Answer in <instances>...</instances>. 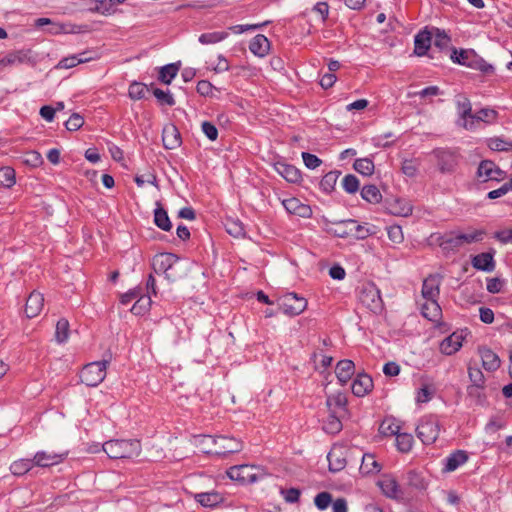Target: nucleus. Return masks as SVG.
Masks as SVG:
<instances>
[{
    "label": "nucleus",
    "instance_id": "1",
    "mask_svg": "<svg viewBox=\"0 0 512 512\" xmlns=\"http://www.w3.org/2000/svg\"><path fill=\"white\" fill-rule=\"evenodd\" d=\"M152 268L156 274H164L168 281L181 279L185 271L179 258L173 253H159L152 259Z\"/></svg>",
    "mask_w": 512,
    "mask_h": 512
},
{
    "label": "nucleus",
    "instance_id": "2",
    "mask_svg": "<svg viewBox=\"0 0 512 512\" xmlns=\"http://www.w3.org/2000/svg\"><path fill=\"white\" fill-rule=\"evenodd\" d=\"M484 235L485 231L483 230H470L465 233L451 231L439 236L437 243L443 251H456L466 244L482 241Z\"/></svg>",
    "mask_w": 512,
    "mask_h": 512
},
{
    "label": "nucleus",
    "instance_id": "3",
    "mask_svg": "<svg viewBox=\"0 0 512 512\" xmlns=\"http://www.w3.org/2000/svg\"><path fill=\"white\" fill-rule=\"evenodd\" d=\"M102 449L111 459H131L140 455L141 444L136 439H116L106 441Z\"/></svg>",
    "mask_w": 512,
    "mask_h": 512
},
{
    "label": "nucleus",
    "instance_id": "4",
    "mask_svg": "<svg viewBox=\"0 0 512 512\" xmlns=\"http://www.w3.org/2000/svg\"><path fill=\"white\" fill-rule=\"evenodd\" d=\"M202 442H212L215 445L214 449L204 450L206 454H213L217 456H226L232 453H238L242 450V442L236 438L226 436H203Z\"/></svg>",
    "mask_w": 512,
    "mask_h": 512
},
{
    "label": "nucleus",
    "instance_id": "5",
    "mask_svg": "<svg viewBox=\"0 0 512 512\" xmlns=\"http://www.w3.org/2000/svg\"><path fill=\"white\" fill-rule=\"evenodd\" d=\"M109 362L110 358L85 365L80 372L81 382L90 387L99 385L106 377Z\"/></svg>",
    "mask_w": 512,
    "mask_h": 512
},
{
    "label": "nucleus",
    "instance_id": "6",
    "mask_svg": "<svg viewBox=\"0 0 512 512\" xmlns=\"http://www.w3.org/2000/svg\"><path fill=\"white\" fill-rule=\"evenodd\" d=\"M440 433V422L435 415H428L421 418L417 427L416 435L425 445L433 444Z\"/></svg>",
    "mask_w": 512,
    "mask_h": 512
},
{
    "label": "nucleus",
    "instance_id": "7",
    "mask_svg": "<svg viewBox=\"0 0 512 512\" xmlns=\"http://www.w3.org/2000/svg\"><path fill=\"white\" fill-rule=\"evenodd\" d=\"M46 57H49V54L40 55L32 49H21L8 53L2 60H0V64H35L36 62H46L52 60H46Z\"/></svg>",
    "mask_w": 512,
    "mask_h": 512
},
{
    "label": "nucleus",
    "instance_id": "8",
    "mask_svg": "<svg viewBox=\"0 0 512 512\" xmlns=\"http://www.w3.org/2000/svg\"><path fill=\"white\" fill-rule=\"evenodd\" d=\"M432 154L437 160V167L441 173H452L459 163V154L455 150L437 148Z\"/></svg>",
    "mask_w": 512,
    "mask_h": 512
},
{
    "label": "nucleus",
    "instance_id": "9",
    "mask_svg": "<svg viewBox=\"0 0 512 512\" xmlns=\"http://www.w3.org/2000/svg\"><path fill=\"white\" fill-rule=\"evenodd\" d=\"M359 298L362 304L374 313L380 312L383 308L380 290L373 283L363 286Z\"/></svg>",
    "mask_w": 512,
    "mask_h": 512
},
{
    "label": "nucleus",
    "instance_id": "10",
    "mask_svg": "<svg viewBox=\"0 0 512 512\" xmlns=\"http://www.w3.org/2000/svg\"><path fill=\"white\" fill-rule=\"evenodd\" d=\"M279 307L284 314L296 316L306 309L307 300L296 293H287L280 298Z\"/></svg>",
    "mask_w": 512,
    "mask_h": 512
},
{
    "label": "nucleus",
    "instance_id": "11",
    "mask_svg": "<svg viewBox=\"0 0 512 512\" xmlns=\"http://www.w3.org/2000/svg\"><path fill=\"white\" fill-rule=\"evenodd\" d=\"M506 173L501 170L493 161L483 160L480 162L477 169V177L482 182L487 181H502Z\"/></svg>",
    "mask_w": 512,
    "mask_h": 512
},
{
    "label": "nucleus",
    "instance_id": "12",
    "mask_svg": "<svg viewBox=\"0 0 512 512\" xmlns=\"http://www.w3.org/2000/svg\"><path fill=\"white\" fill-rule=\"evenodd\" d=\"M433 26H426L414 37V54L424 56L432 46Z\"/></svg>",
    "mask_w": 512,
    "mask_h": 512
},
{
    "label": "nucleus",
    "instance_id": "13",
    "mask_svg": "<svg viewBox=\"0 0 512 512\" xmlns=\"http://www.w3.org/2000/svg\"><path fill=\"white\" fill-rule=\"evenodd\" d=\"M230 479L240 483H254L258 480L254 467L249 465H238L230 467L227 471Z\"/></svg>",
    "mask_w": 512,
    "mask_h": 512
},
{
    "label": "nucleus",
    "instance_id": "14",
    "mask_svg": "<svg viewBox=\"0 0 512 512\" xmlns=\"http://www.w3.org/2000/svg\"><path fill=\"white\" fill-rule=\"evenodd\" d=\"M467 335L466 330L453 332L440 343V351L445 355H452L456 353L461 347L462 342Z\"/></svg>",
    "mask_w": 512,
    "mask_h": 512
},
{
    "label": "nucleus",
    "instance_id": "15",
    "mask_svg": "<svg viewBox=\"0 0 512 512\" xmlns=\"http://www.w3.org/2000/svg\"><path fill=\"white\" fill-rule=\"evenodd\" d=\"M449 59L455 64H486L482 59H478L473 49L457 50L454 48L453 51H450Z\"/></svg>",
    "mask_w": 512,
    "mask_h": 512
},
{
    "label": "nucleus",
    "instance_id": "16",
    "mask_svg": "<svg viewBox=\"0 0 512 512\" xmlns=\"http://www.w3.org/2000/svg\"><path fill=\"white\" fill-rule=\"evenodd\" d=\"M432 44L434 49H438L440 53L445 54L448 58L450 57V51L454 50V47L451 46L450 36L444 30L434 26Z\"/></svg>",
    "mask_w": 512,
    "mask_h": 512
},
{
    "label": "nucleus",
    "instance_id": "17",
    "mask_svg": "<svg viewBox=\"0 0 512 512\" xmlns=\"http://www.w3.org/2000/svg\"><path fill=\"white\" fill-rule=\"evenodd\" d=\"M373 388V380L368 374H359L353 380L351 389L352 393L357 397H363Z\"/></svg>",
    "mask_w": 512,
    "mask_h": 512
},
{
    "label": "nucleus",
    "instance_id": "18",
    "mask_svg": "<svg viewBox=\"0 0 512 512\" xmlns=\"http://www.w3.org/2000/svg\"><path fill=\"white\" fill-rule=\"evenodd\" d=\"M44 306V297L39 292H32L27 298L25 314L28 318H34L40 314Z\"/></svg>",
    "mask_w": 512,
    "mask_h": 512
},
{
    "label": "nucleus",
    "instance_id": "19",
    "mask_svg": "<svg viewBox=\"0 0 512 512\" xmlns=\"http://www.w3.org/2000/svg\"><path fill=\"white\" fill-rule=\"evenodd\" d=\"M274 169L290 183H298L301 180L300 170L293 165L278 161L274 164Z\"/></svg>",
    "mask_w": 512,
    "mask_h": 512
},
{
    "label": "nucleus",
    "instance_id": "20",
    "mask_svg": "<svg viewBox=\"0 0 512 512\" xmlns=\"http://www.w3.org/2000/svg\"><path fill=\"white\" fill-rule=\"evenodd\" d=\"M440 277L430 275L423 281L422 295L426 300H437L439 297Z\"/></svg>",
    "mask_w": 512,
    "mask_h": 512
},
{
    "label": "nucleus",
    "instance_id": "21",
    "mask_svg": "<svg viewBox=\"0 0 512 512\" xmlns=\"http://www.w3.org/2000/svg\"><path fill=\"white\" fill-rule=\"evenodd\" d=\"M348 400L344 393H336L327 397L326 405L329 412L346 415Z\"/></svg>",
    "mask_w": 512,
    "mask_h": 512
},
{
    "label": "nucleus",
    "instance_id": "22",
    "mask_svg": "<svg viewBox=\"0 0 512 512\" xmlns=\"http://www.w3.org/2000/svg\"><path fill=\"white\" fill-rule=\"evenodd\" d=\"M377 485L381 489L382 493L388 498L399 499L402 495L400 487L393 477L384 476L377 482Z\"/></svg>",
    "mask_w": 512,
    "mask_h": 512
},
{
    "label": "nucleus",
    "instance_id": "23",
    "mask_svg": "<svg viewBox=\"0 0 512 512\" xmlns=\"http://www.w3.org/2000/svg\"><path fill=\"white\" fill-rule=\"evenodd\" d=\"M282 204L290 214L298 215L303 218L310 217L312 214L311 208L301 203L297 198L285 199Z\"/></svg>",
    "mask_w": 512,
    "mask_h": 512
},
{
    "label": "nucleus",
    "instance_id": "24",
    "mask_svg": "<svg viewBox=\"0 0 512 512\" xmlns=\"http://www.w3.org/2000/svg\"><path fill=\"white\" fill-rule=\"evenodd\" d=\"M162 142L166 149H175L181 144V137L178 129L174 125L164 127L162 132Z\"/></svg>",
    "mask_w": 512,
    "mask_h": 512
},
{
    "label": "nucleus",
    "instance_id": "25",
    "mask_svg": "<svg viewBox=\"0 0 512 512\" xmlns=\"http://www.w3.org/2000/svg\"><path fill=\"white\" fill-rule=\"evenodd\" d=\"M479 354L482 359V366L486 371H496L501 364L499 356L489 348H479Z\"/></svg>",
    "mask_w": 512,
    "mask_h": 512
},
{
    "label": "nucleus",
    "instance_id": "26",
    "mask_svg": "<svg viewBox=\"0 0 512 512\" xmlns=\"http://www.w3.org/2000/svg\"><path fill=\"white\" fill-rule=\"evenodd\" d=\"M64 459V454L48 453L39 451L33 458L34 466L49 467L60 463Z\"/></svg>",
    "mask_w": 512,
    "mask_h": 512
},
{
    "label": "nucleus",
    "instance_id": "27",
    "mask_svg": "<svg viewBox=\"0 0 512 512\" xmlns=\"http://www.w3.org/2000/svg\"><path fill=\"white\" fill-rule=\"evenodd\" d=\"M498 113L493 109L483 108L477 113L472 114L470 121H465L463 127L465 129H472L474 122L483 121L485 123H492L496 120Z\"/></svg>",
    "mask_w": 512,
    "mask_h": 512
},
{
    "label": "nucleus",
    "instance_id": "28",
    "mask_svg": "<svg viewBox=\"0 0 512 512\" xmlns=\"http://www.w3.org/2000/svg\"><path fill=\"white\" fill-rule=\"evenodd\" d=\"M355 365L354 362L349 359L340 360L336 365V376L342 385H345L354 374Z\"/></svg>",
    "mask_w": 512,
    "mask_h": 512
},
{
    "label": "nucleus",
    "instance_id": "29",
    "mask_svg": "<svg viewBox=\"0 0 512 512\" xmlns=\"http://www.w3.org/2000/svg\"><path fill=\"white\" fill-rule=\"evenodd\" d=\"M472 265L477 270L492 272L495 268L493 254L490 252H484L475 255L472 258Z\"/></svg>",
    "mask_w": 512,
    "mask_h": 512
},
{
    "label": "nucleus",
    "instance_id": "30",
    "mask_svg": "<svg viewBox=\"0 0 512 512\" xmlns=\"http://www.w3.org/2000/svg\"><path fill=\"white\" fill-rule=\"evenodd\" d=\"M249 49L255 56L264 57L270 49V42L266 36L258 34L251 39Z\"/></svg>",
    "mask_w": 512,
    "mask_h": 512
},
{
    "label": "nucleus",
    "instance_id": "31",
    "mask_svg": "<svg viewBox=\"0 0 512 512\" xmlns=\"http://www.w3.org/2000/svg\"><path fill=\"white\" fill-rule=\"evenodd\" d=\"M388 210L393 215L408 217L412 214L413 208L406 200L395 199L389 203Z\"/></svg>",
    "mask_w": 512,
    "mask_h": 512
},
{
    "label": "nucleus",
    "instance_id": "32",
    "mask_svg": "<svg viewBox=\"0 0 512 512\" xmlns=\"http://www.w3.org/2000/svg\"><path fill=\"white\" fill-rule=\"evenodd\" d=\"M329 461V470L338 472L345 468L346 460L342 457L341 448H332L327 455Z\"/></svg>",
    "mask_w": 512,
    "mask_h": 512
},
{
    "label": "nucleus",
    "instance_id": "33",
    "mask_svg": "<svg viewBox=\"0 0 512 512\" xmlns=\"http://www.w3.org/2000/svg\"><path fill=\"white\" fill-rule=\"evenodd\" d=\"M125 0H92L93 6L89 7L90 11L101 14H110L114 11V7L124 3Z\"/></svg>",
    "mask_w": 512,
    "mask_h": 512
},
{
    "label": "nucleus",
    "instance_id": "34",
    "mask_svg": "<svg viewBox=\"0 0 512 512\" xmlns=\"http://www.w3.org/2000/svg\"><path fill=\"white\" fill-rule=\"evenodd\" d=\"M468 460L466 451L457 450L446 458L445 470L448 472L456 470Z\"/></svg>",
    "mask_w": 512,
    "mask_h": 512
},
{
    "label": "nucleus",
    "instance_id": "35",
    "mask_svg": "<svg viewBox=\"0 0 512 512\" xmlns=\"http://www.w3.org/2000/svg\"><path fill=\"white\" fill-rule=\"evenodd\" d=\"M347 225L350 226L351 236L357 239H365L375 233V226L367 227L360 225L355 220H347Z\"/></svg>",
    "mask_w": 512,
    "mask_h": 512
},
{
    "label": "nucleus",
    "instance_id": "36",
    "mask_svg": "<svg viewBox=\"0 0 512 512\" xmlns=\"http://www.w3.org/2000/svg\"><path fill=\"white\" fill-rule=\"evenodd\" d=\"M422 315L430 321H436L441 316V307L437 300H426L422 305Z\"/></svg>",
    "mask_w": 512,
    "mask_h": 512
},
{
    "label": "nucleus",
    "instance_id": "37",
    "mask_svg": "<svg viewBox=\"0 0 512 512\" xmlns=\"http://www.w3.org/2000/svg\"><path fill=\"white\" fill-rule=\"evenodd\" d=\"M342 417H344V415L330 412L327 420L323 424V430L328 434H336L340 432L342 429Z\"/></svg>",
    "mask_w": 512,
    "mask_h": 512
},
{
    "label": "nucleus",
    "instance_id": "38",
    "mask_svg": "<svg viewBox=\"0 0 512 512\" xmlns=\"http://www.w3.org/2000/svg\"><path fill=\"white\" fill-rule=\"evenodd\" d=\"M197 501L204 507H214L223 501V496L215 491L199 493L196 495Z\"/></svg>",
    "mask_w": 512,
    "mask_h": 512
},
{
    "label": "nucleus",
    "instance_id": "39",
    "mask_svg": "<svg viewBox=\"0 0 512 512\" xmlns=\"http://www.w3.org/2000/svg\"><path fill=\"white\" fill-rule=\"evenodd\" d=\"M154 223L157 227L164 231H170L172 228V224L166 210L159 204L154 210Z\"/></svg>",
    "mask_w": 512,
    "mask_h": 512
},
{
    "label": "nucleus",
    "instance_id": "40",
    "mask_svg": "<svg viewBox=\"0 0 512 512\" xmlns=\"http://www.w3.org/2000/svg\"><path fill=\"white\" fill-rule=\"evenodd\" d=\"M456 105L461 119H463L464 122L468 121L473 114L470 100L465 95H458Z\"/></svg>",
    "mask_w": 512,
    "mask_h": 512
},
{
    "label": "nucleus",
    "instance_id": "41",
    "mask_svg": "<svg viewBox=\"0 0 512 512\" xmlns=\"http://www.w3.org/2000/svg\"><path fill=\"white\" fill-rule=\"evenodd\" d=\"M361 197L371 204H378L382 200V194L375 185H365L361 190Z\"/></svg>",
    "mask_w": 512,
    "mask_h": 512
},
{
    "label": "nucleus",
    "instance_id": "42",
    "mask_svg": "<svg viewBox=\"0 0 512 512\" xmlns=\"http://www.w3.org/2000/svg\"><path fill=\"white\" fill-rule=\"evenodd\" d=\"M34 465L33 459H19L11 464L10 471L12 474L20 476L29 472Z\"/></svg>",
    "mask_w": 512,
    "mask_h": 512
},
{
    "label": "nucleus",
    "instance_id": "43",
    "mask_svg": "<svg viewBox=\"0 0 512 512\" xmlns=\"http://www.w3.org/2000/svg\"><path fill=\"white\" fill-rule=\"evenodd\" d=\"M180 66H161L158 71V79L160 82L169 85L176 77Z\"/></svg>",
    "mask_w": 512,
    "mask_h": 512
},
{
    "label": "nucleus",
    "instance_id": "44",
    "mask_svg": "<svg viewBox=\"0 0 512 512\" xmlns=\"http://www.w3.org/2000/svg\"><path fill=\"white\" fill-rule=\"evenodd\" d=\"M228 35L226 31L207 32L199 36V42L204 45L215 44L227 38Z\"/></svg>",
    "mask_w": 512,
    "mask_h": 512
},
{
    "label": "nucleus",
    "instance_id": "45",
    "mask_svg": "<svg viewBox=\"0 0 512 512\" xmlns=\"http://www.w3.org/2000/svg\"><path fill=\"white\" fill-rule=\"evenodd\" d=\"M149 92L147 85L139 82H133L129 85L128 95L133 100H141L146 98Z\"/></svg>",
    "mask_w": 512,
    "mask_h": 512
},
{
    "label": "nucleus",
    "instance_id": "46",
    "mask_svg": "<svg viewBox=\"0 0 512 512\" xmlns=\"http://www.w3.org/2000/svg\"><path fill=\"white\" fill-rule=\"evenodd\" d=\"M339 175V171H330L326 173L320 181L321 189L326 193L333 191Z\"/></svg>",
    "mask_w": 512,
    "mask_h": 512
},
{
    "label": "nucleus",
    "instance_id": "47",
    "mask_svg": "<svg viewBox=\"0 0 512 512\" xmlns=\"http://www.w3.org/2000/svg\"><path fill=\"white\" fill-rule=\"evenodd\" d=\"M353 167L358 173L364 176H370L374 172V163L369 158L355 160Z\"/></svg>",
    "mask_w": 512,
    "mask_h": 512
},
{
    "label": "nucleus",
    "instance_id": "48",
    "mask_svg": "<svg viewBox=\"0 0 512 512\" xmlns=\"http://www.w3.org/2000/svg\"><path fill=\"white\" fill-rule=\"evenodd\" d=\"M413 442V436L409 433H398L396 436V446L400 452H409L413 446Z\"/></svg>",
    "mask_w": 512,
    "mask_h": 512
},
{
    "label": "nucleus",
    "instance_id": "49",
    "mask_svg": "<svg viewBox=\"0 0 512 512\" xmlns=\"http://www.w3.org/2000/svg\"><path fill=\"white\" fill-rule=\"evenodd\" d=\"M16 182L15 170L11 167L0 168V186L5 188L12 187Z\"/></svg>",
    "mask_w": 512,
    "mask_h": 512
},
{
    "label": "nucleus",
    "instance_id": "50",
    "mask_svg": "<svg viewBox=\"0 0 512 512\" xmlns=\"http://www.w3.org/2000/svg\"><path fill=\"white\" fill-rule=\"evenodd\" d=\"M487 145L493 151L508 152L512 150V142L500 137L488 139Z\"/></svg>",
    "mask_w": 512,
    "mask_h": 512
},
{
    "label": "nucleus",
    "instance_id": "51",
    "mask_svg": "<svg viewBox=\"0 0 512 512\" xmlns=\"http://www.w3.org/2000/svg\"><path fill=\"white\" fill-rule=\"evenodd\" d=\"M69 336V322L62 318L56 324L55 338L58 343H63Z\"/></svg>",
    "mask_w": 512,
    "mask_h": 512
},
{
    "label": "nucleus",
    "instance_id": "52",
    "mask_svg": "<svg viewBox=\"0 0 512 512\" xmlns=\"http://www.w3.org/2000/svg\"><path fill=\"white\" fill-rule=\"evenodd\" d=\"M96 52L94 51H85L78 55H73L71 57H62L58 64H65L69 59L77 60L76 64H85L87 62L95 60Z\"/></svg>",
    "mask_w": 512,
    "mask_h": 512
},
{
    "label": "nucleus",
    "instance_id": "53",
    "mask_svg": "<svg viewBox=\"0 0 512 512\" xmlns=\"http://www.w3.org/2000/svg\"><path fill=\"white\" fill-rule=\"evenodd\" d=\"M225 228L228 234L236 238L243 236L245 233L243 224L240 221L234 220L232 218H228L226 220Z\"/></svg>",
    "mask_w": 512,
    "mask_h": 512
},
{
    "label": "nucleus",
    "instance_id": "54",
    "mask_svg": "<svg viewBox=\"0 0 512 512\" xmlns=\"http://www.w3.org/2000/svg\"><path fill=\"white\" fill-rule=\"evenodd\" d=\"M468 376L471 381V385H475L476 387H485V377L480 368L469 365Z\"/></svg>",
    "mask_w": 512,
    "mask_h": 512
},
{
    "label": "nucleus",
    "instance_id": "55",
    "mask_svg": "<svg viewBox=\"0 0 512 512\" xmlns=\"http://www.w3.org/2000/svg\"><path fill=\"white\" fill-rule=\"evenodd\" d=\"M361 470H363L365 473H373L380 471V466L375 460L374 455L364 454L362 458Z\"/></svg>",
    "mask_w": 512,
    "mask_h": 512
},
{
    "label": "nucleus",
    "instance_id": "56",
    "mask_svg": "<svg viewBox=\"0 0 512 512\" xmlns=\"http://www.w3.org/2000/svg\"><path fill=\"white\" fill-rule=\"evenodd\" d=\"M342 186L347 193L354 194L359 189V180L355 175L348 174L343 178Z\"/></svg>",
    "mask_w": 512,
    "mask_h": 512
},
{
    "label": "nucleus",
    "instance_id": "57",
    "mask_svg": "<svg viewBox=\"0 0 512 512\" xmlns=\"http://www.w3.org/2000/svg\"><path fill=\"white\" fill-rule=\"evenodd\" d=\"M400 427L390 419H385L379 427V432L385 436H392L399 433Z\"/></svg>",
    "mask_w": 512,
    "mask_h": 512
},
{
    "label": "nucleus",
    "instance_id": "58",
    "mask_svg": "<svg viewBox=\"0 0 512 512\" xmlns=\"http://www.w3.org/2000/svg\"><path fill=\"white\" fill-rule=\"evenodd\" d=\"M150 304V297H141L134 303L130 311L134 315H142L148 311Z\"/></svg>",
    "mask_w": 512,
    "mask_h": 512
},
{
    "label": "nucleus",
    "instance_id": "59",
    "mask_svg": "<svg viewBox=\"0 0 512 512\" xmlns=\"http://www.w3.org/2000/svg\"><path fill=\"white\" fill-rule=\"evenodd\" d=\"M153 95L156 97V99L161 105H175V100L169 91H163L159 88H155L153 90Z\"/></svg>",
    "mask_w": 512,
    "mask_h": 512
},
{
    "label": "nucleus",
    "instance_id": "60",
    "mask_svg": "<svg viewBox=\"0 0 512 512\" xmlns=\"http://www.w3.org/2000/svg\"><path fill=\"white\" fill-rule=\"evenodd\" d=\"M485 387H476L475 385H469L467 387V394L470 398L475 399L477 404H482L485 401Z\"/></svg>",
    "mask_w": 512,
    "mask_h": 512
},
{
    "label": "nucleus",
    "instance_id": "61",
    "mask_svg": "<svg viewBox=\"0 0 512 512\" xmlns=\"http://www.w3.org/2000/svg\"><path fill=\"white\" fill-rule=\"evenodd\" d=\"M83 124L84 118L78 113H73L65 122V127L69 131H77L83 126Z\"/></svg>",
    "mask_w": 512,
    "mask_h": 512
},
{
    "label": "nucleus",
    "instance_id": "62",
    "mask_svg": "<svg viewBox=\"0 0 512 512\" xmlns=\"http://www.w3.org/2000/svg\"><path fill=\"white\" fill-rule=\"evenodd\" d=\"M332 502V495L329 492H320L314 498V504L319 510L326 509Z\"/></svg>",
    "mask_w": 512,
    "mask_h": 512
},
{
    "label": "nucleus",
    "instance_id": "63",
    "mask_svg": "<svg viewBox=\"0 0 512 512\" xmlns=\"http://www.w3.org/2000/svg\"><path fill=\"white\" fill-rule=\"evenodd\" d=\"M387 234L389 239L395 244H400L404 240V235L401 226L393 225L388 227Z\"/></svg>",
    "mask_w": 512,
    "mask_h": 512
},
{
    "label": "nucleus",
    "instance_id": "64",
    "mask_svg": "<svg viewBox=\"0 0 512 512\" xmlns=\"http://www.w3.org/2000/svg\"><path fill=\"white\" fill-rule=\"evenodd\" d=\"M24 163L31 167H38L43 163V158L37 151H29L24 155Z\"/></svg>",
    "mask_w": 512,
    "mask_h": 512
}]
</instances>
